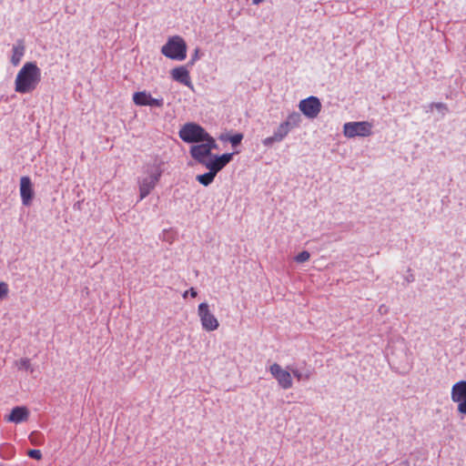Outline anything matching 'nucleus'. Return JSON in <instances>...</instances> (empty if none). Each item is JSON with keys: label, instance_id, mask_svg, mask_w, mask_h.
I'll list each match as a JSON object with an SVG mask.
<instances>
[{"label": "nucleus", "instance_id": "nucleus-1", "mask_svg": "<svg viewBox=\"0 0 466 466\" xmlns=\"http://www.w3.org/2000/svg\"><path fill=\"white\" fill-rule=\"evenodd\" d=\"M41 81V70L34 62H26L18 71L15 90L20 94L34 91Z\"/></svg>", "mask_w": 466, "mask_h": 466}, {"label": "nucleus", "instance_id": "nucleus-2", "mask_svg": "<svg viewBox=\"0 0 466 466\" xmlns=\"http://www.w3.org/2000/svg\"><path fill=\"white\" fill-rule=\"evenodd\" d=\"M217 147L216 140L210 136L208 139L192 146L189 153L193 159L205 166L212 162L215 156L212 155L211 151Z\"/></svg>", "mask_w": 466, "mask_h": 466}, {"label": "nucleus", "instance_id": "nucleus-3", "mask_svg": "<svg viewBox=\"0 0 466 466\" xmlns=\"http://www.w3.org/2000/svg\"><path fill=\"white\" fill-rule=\"evenodd\" d=\"M232 159V154L226 153L221 156H215L212 162H210L208 165H205L208 169V172L198 175L197 180L203 186L207 187L210 185L216 175L223 169Z\"/></svg>", "mask_w": 466, "mask_h": 466}, {"label": "nucleus", "instance_id": "nucleus-4", "mask_svg": "<svg viewBox=\"0 0 466 466\" xmlns=\"http://www.w3.org/2000/svg\"><path fill=\"white\" fill-rule=\"evenodd\" d=\"M161 53L169 59L182 61L187 57V44L180 35L171 36L162 46Z\"/></svg>", "mask_w": 466, "mask_h": 466}, {"label": "nucleus", "instance_id": "nucleus-5", "mask_svg": "<svg viewBox=\"0 0 466 466\" xmlns=\"http://www.w3.org/2000/svg\"><path fill=\"white\" fill-rule=\"evenodd\" d=\"M179 137L186 143H199L210 135L198 124L186 123L178 132Z\"/></svg>", "mask_w": 466, "mask_h": 466}, {"label": "nucleus", "instance_id": "nucleus-6", "mask_svg": "<svg viewBox=\"0 0 466 466\" xmlns=\"http://www.w3.org/2000/svg\"><path fill=\"white\" fill-rule=\"evenodd\" d=\"M343 134L347 137H369L372 134V124L368 121L348 122L343 126Z\"/></svg>", "mask_w": 466, "mask_h": 466}, {"label": "nucleus", "instance_id": "nucleus-7", "mask_svg": "<svg viewBox=\"0 0 466 466\" xmlns=\"http://www.w3.org/2000/svg\"><path fill=\"white\" fill-rule=\"evenodd\" d=\"M198 315L199 317L202 329L206 331H214L219 327L218 319L212 313L209 305L207 302H202L198 305Z\"/></svg>", "mask_w": 466, "mask_h": 466}, {"label": "nucleus", "instance_id": "nucleus-8", "mask_svg": "<svg viewBox=\"0 0 466 466\" xmlns=\"http://www.w3.org/2000/svg\"><path fill=\"white\" fill-rule=\"evenodd\" d=\"M451 398L457 404L458 412L466 415V380H460L453 384Z\"/></svg>", "mask_w": 466, "mask_h": 466}, {"label": "nucleus", "instance_id": "nucleus-9", "mask_svg": "<svg viewBox=\"0 0 466 466\" xmlns=\"http://www.w3.org/2000/svg\"><path fill=\"white\" fill-rule=\"evenodd\" d=\"M321 107L322 106L319 99L313 96L302 99L299 104V108L302 114L311 119L319 116Z\"/></svg>", "mask_w": 466, "mask_h": 466}, {"label": "nucleus", "instance_id": "nucleus-10", "mask_svg": "<svg viewBox=\"0 0 466 466\" xmlns=\"http://www.w3.org/2000/svg\"><path fill=\"white\" fill-rule=\"evenodd\" d=\"M269 371L282 389L288 390L292 387L293 381L290 372L283 370L279 364H272L269 368Z\"/></svg>", "mask_w": 466, "mask_h": 466}, {"label": "nucleus", "instance_id": "nucleus-11", "mask_svg": "<svg viewBox=\"0 0 466 466\" xmlns=\"http://www.w3.org/2000/svg\"><path fill=\"white\" fill-rule=\"evenodd\" d=\"M161 177V171H157L151 174L149 177H145L139 184V197L140 199L145 198L154 189L159 178Z\"/></svg>", "mask_w": 466, "mask_h": 466}, {"label": "nucleus", "instance_id": "nucleus-12", "mask_svg": "<svg viewBox=\"0 0 466 466\" xmlns=\"http://www.w3.org/2000/svg\"><path fill=\"white\" fill-rule=\"evenodd\" d=\"M133 102L137 106H150L161 107L163 106V99H157L151 96L149 93L146 91L136 92L133 95Z\"/></svg>", "mask_w": 466, "mask_h": 466}, {"label": "nucleus", "instance_id": "nucleus-13", "mask_svg": "<svg viewBox=\"0 0 466 466\" xmlns=\"http://www.w3.org/2000/svg\"><path fill=\"white\" fill-rule=\"evenodd\" d=\"M20 196L22 203L25 206H29L34 197V190L31 178L29 177H22L20 178Z\"/></svg>", "mask_w": 466, "mask_h": 466}, {"label": "nucleus", "instance_id": "nucleus-14", "mask_svg": "<svg viewBox=\"0 0 466 466\" xmlns=\"http://www.w3.org/2000/svg\"><path fill=\"white\" fill-rule=\"evenodd\" d=\"M290 132V129L281 122L277 129L274 131L273 135L268 137L262 140V144L265 147H271L275 143L281 142Z\"/></svg>", "mask_w": 466, "mask_h": 466}, {"label": "nucleus", "instance_id": "nucleus-15", "mask_svg": "<svg viewBox=\"0 0 466 466\" xmlns=\"http://www.w3.org/2000/svg\"><path fill=\"white\" fill-rule=\"evenodd\" d=\"M172 78L188 87H192L189 71L185 66H177L171 70Z\"/></svg>", "mask_w": 466, "mask_h": 466}, {"label": "nucleus", "instance_id": "nucleus-16", "mask_svg": "<svg viewBox=\"0 0 466 466\" xmlns=\"http://www.w3.org/2000/svg\"><path fill=\"white\" fill-rule=\"evenodd\" d=\"M28 418V409L25 406H17L11 410L10 414L6 418V420L17 424L23 421H26Z\"/></svg>", "mask_w": 466, "mask_h": 466}, {"label": "nucleus", "instance_id": "nucleus-17", "mask_svg": "<svg viewBox=\"0 0 466 466\" xmlns=\"http://www.w3.org/2000/svg\"><path fill=\"white\" fill-rule=\"evenodd\" d=\"M25 54V44L23 40H18L13 46V54L11 56V63L17 66L22 60Z\"/></svg>", "mask_w": 466, "mask_h": 466}, {"label": "nucleus", "instance_id": "nucleus-18", "mask_svg": "<svg viewBox=\"0 0 466 466\" xmlns=\"http://www.w3.org/2000/svg\"><path fill=\"white\" fill-rule=\"evenodd\" d=\"M301 122V116L297 112L290 113L285 121H283L284 125L288 127L290 130L298 127Z\"/></svg>", "mask_w": 466, "mask_h": 466}, {"label": "nucleus", "instance_id": "nucleus-19", "mask_svg": "<svg viewBox=\"0 0 466 466\" xmlns=\"http://www.w3.org/2000/svg\"><path fill=\"white\" fill-rule=\"evenodd\" d=\"M310 258V254L304 250L300 253H299L296 257H295V260L298 262V263H303V262H306Z\"/></svg>", "mask_w": 466, "mask_h": 466}, {"label": "nucleus", "instance_id": "nucleus-20", "mask_svg": "<svg viewBox=\"0 0 466 466\" xmlns=\"http://www.w3.org/2000/svg\"><path fill=\"white\" fill-rule=\"evenodd\" d=\"M27 455L35 460H41L42 459V452L40 450H29L27 452Z\"/></svg>", "mask_w": 466, "mask_h": 466}, {"label": "nucleus", "instance_id": "nucleus-21", "mask_svg": "<svg viewBox=\"0 0 466 466\" xmlns=\"http://www.w3.org/2000/svg\"><path fill=\"white\" fill-rule=\"evenodd\" d=\"M8 293V285L5 282H0V299L5 298Z\"/></svg>", "mask_w": 466, "mask_h": 466}, {"label": "nucleus", "instance_id": "nucleus-22", "mask_svg": "<svg viewBox=\"0 0 466 466\" xmlns=\"http://www.w3.org/2000/svg\"><path fill=\"white\" fill-rule=\"evenodd\" d=\"M242 138L243 136L241 134H236L230 137L229 141L233 146H237L241 142Z\"/></svg>", "mask_w": 466, "mask_h": 466}, {"label": "nucleus", "instance_id": "nucleus-23", "mask_svg": "<svg viewBox=\"0 0 466 466\" xmlns=\"http://www.w3.org/2000/svg\"><path fill=\"white\" fill-rule=\"evenodd\" d=\"M292 373L294 375V377L298 380H302L303 378L308 380L309 378V374H306L305 376H303V374L299 371L298 370H292Z\"/></svg>", "mask_w": 466, "mask_h": 466}, {"label": "nucleus", "instance_id": "nucleus-24", "mask_svg": "<svg viewBox=\"0 0 466 466\" xmlns=\"http://www.w3.org/2000/svg\"><path fill=\"white\" fill-rule=\"evenodd\" d=\"M188 293L192 298H196L198 296V292L195 290L194 288H191L189 290H187L183 295L184 298H186Z\"/></svg>", "mask_w": 466, "mask_h": 466}, {"label": "nucleus", "instance_id": "nucleus-25", "mask_svg": "<svg viewBox=\"0 0 466 466\" xmlns=\"http://www.w3.org/2000/svg\"><path fill=\"white\" fill-rule=\"evenodd\" d=\"M198 52L199 50L197 48L192 56L190 60V64L193 65L198 59Z\"/></svg>", "mask_w": 466, "mask_h": 466}, {"label": "nucleus", "instance_id": "nucleus-26", "mask_svg": "<svg viewBox=\"0 0 466 466\" xmlns=\"http://www.w3.org/2000/svg\"><path fill=\"white\" fill-rule=\"evenodd\" d=\"M21 365L25 367V369H28L30 367V362L28 360H22Z\"/></svg>", "mask_w": 466, "mask_h": 466}, {"label": "nucleus", "instance_id": "nucleus-27", "mask_svg": "<svg viewBox=\"0 0 466 466\" xmlns=\"http://www.w3.org/2000/svg\"><path fill=\"white\" fill-rule=\"evenodd\" d=\"M263 1H264V0H252V3H253L254 5H258V4L262 3Z\"/></svg>", "mask_w": 466, "mask_h": 466}]
</instances>
